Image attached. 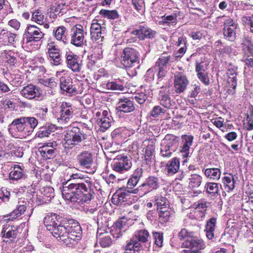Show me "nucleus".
Masks as SVG:
<instances>
[{"label":"nucleus","instance_id":"79ce46f5","mask_svg":"<svg viewBox=\"0 0 253 253\" xmlns=\"http://www.w3.org/2000/svg\"><path fill=\"white\" fill-rule=\"evenodd\" d=\"M207 191L210 194L215 195L218 194L219 192L218 184L214 182H208L205 185Z\"/></svg>","mask_w":253,"mask_h":253},{"label":"nucleus","instance_id":"a211bd4d","mask_svg":"<svg viewBox=\"0 0 253 253\" xmlns=\"http://www.w3.org/2000/svg\"><path fill=\"white\" fill-rule=\"evenodd\" d=\"M117 105L118 111L124 113H130L135 110L133 101L130 98H120Z\"/></svg>","mask_w":253,"mask_h":253},{"label":"nucleus","instance_id":"a19ab883","mask_svg":"<svg viewBox=\"0 0 253 253\" xmlns=\"http://www.w3.org/2000/svg\"><path fill=\"white\" fill-rule=\"evenodd\" d=\"M54 149H47L45 147H40L39 148V152L42 156L44 159H49L55 156Z\"/></svg>","mask_w":253,"mask_h":253},{"label":"nucleus","instance_id":"f704fd0d","mask_svg":"<svg viewBox=\"0 0 253 253\" xmlns=\"http://www.w3.org/2000/svg\"><path fill=\"white\" fill-rule=\"evenodd\" d=\"M101 25L98 23H94L91 24L90 28V36L92 40H98L102 38Z\"/></svg>","mask_w":253,"mask_h":253},{"label":"nucleus","instance_id":"8fccbe9b","mask_svg":"<svg viewBox=\"0 0 253 253\" xmlns=\"http://www.w3.org/2000/svg\"><path fill=\"white\" fill-rule=\"evenodd\" d=\"M174 151L173 149L167 147L164 144H162L161 148V154L164 157L169 158L171 156L172 153Z\"/></svg>","mask_w":253,"mask_h":253},{"label":"nucleus","instance_id":"603ef678","mask_svg":"<svg viewBox=\"0 0 253 253\" xmlns=\"http://www.w3.org/2000/svg\"><path fill=\"white\" fill-rule=\"evenodd\" d=\"M146 26L144 25L139 26L135 30L132 31L131 34L133 35H136L138 36L140 40H141V36H143L145 34V31L146 30Z\"/></svg>","mask_w":253,"mask_h":253},{"label":"nucleus","instance_id":"49530a36","mask_svg":"<svg viewBox=\"0 0 253 253\" xmlns=\"http://www.w3.org/2000/svg\"><path fill=\"white\" fill-rule=\"evenodd\" d=\"M108 89L123 91L124 87L122 84H117L115 82H108L106 84Z\"/></svg>","mask_w":253,"mask_h":253},{"label":"nucleus","instance_id":"4468645a","mask_svg":"<svg viewBox=\"0 0 253 253\" xmlns=\"http://www.w3.org/2000/svg\"><path fill=\"white\" fill-rule=\"evenodd\" d=\"M66 63L68 68L74 72H79L81 69V65L79 63L78 55L69 51L65 54Z\"/></svg>","mask_w":253,"mask_h":253},{"label":"nucleus","instance_id":"72a5a7b5","mask_svg":"<svg viewBox=\"0 0 253 253\" xmlns=\"http://www.w3.org/2000/svg\"><path fill=\"white\" fill-rule=\"evenodd\" d=\"M222 182L224 189L227 192L232 191L235 188V180L232 174H229L225 176L222 179Z\"/></svg>","mask_w":253,"mask_h":253},{"label":"nucleus","instance_id":"ddd939ff","mask_svg":"<svg viewBox=\"0 0 253 253\" xmlns=\"http://www.w3.org/2000/svg\"><path fill=\"white\" fill-rule=\"evenodd\" d=\"M60 117L58 122L67 123L74 115V109L70 103L63 102L60 106Z\"/></svg>","mask_w":253,"mask_h":253},{"label":"nucleus","instance_id":"6e6552de","mask_svg":"<svg viewBox=\"0 0 253 253\" xmlns=\"http://www.w3.org/2000/svg\"><path fill=\"white\" fill-rule=\"evenodd\" d=\"M169 59V56H161L156 62L155 66L147 70V74L150 75L154 72H157L158 78H161L164 77L167 71V66Z\"/></svg>","mask_w":253,"mask_h":253},{"label":"nucleus","instance_id":"0e129e2a","mask_svg":"<svg viewBox=\"0 0 253 253\" xmlns=\"http://www.w3.org/2000/svg\"><path fill=\"white\" fill-rule=\"evenodd\" d=\"M134 8L138 11L142 10L143 7V2L141 0H130Z\"/></svg>","mask_w":253,"mask_h":253},{"label":"nucleus","instance_id":"5701e85b","mask_svg":"<svg viewBox=\"0 0 253 253\" xmlns=\"http://www.w3.org/2000/svg\"><path fill=\"white\" fill-rule=\"evenodd\" d=\"M20 94L24 97L28 99L38 97L40 94L39 88L32 84L24 86L20 91Z\"/></svg>","mask_w":253,"mask_h":253},{"label":"nucleus","instance_id":"774afa93","mask_svg":"<svg viewBox=\"0 0 253 253\" xmlns=\"http://www.w3.org/2000/svg\"><path fill=\"white\" fill-rule=\"evenodd\" d=\"M143 170L141 168L136 169L132 174L131 177L135 178L139 181L140 178L142 176Z\"/></svg>","mask_w":253,"mask_h":253},{"label":"nucleus","instance_id":"b1692460","mask_svg":"<svg viewBox=\"0 0 253 253\" xmlns=\"http://www.w3.org/2000/svg\"><path fill=\"white\" fill-rule=\"evenodd\" d=\"M178 16L177 11H174L170 14H165L160 18V24H166L167 26H175L177 23V17Z\"/></svg>","mask_w":253,"mask_h":253},{"label":"nucleus","instance_id":"69168bd1","mask_svg":"<svg viewBox=\"0 0 253 253\" xmlns=\"http://www.w3.org/2000/svg\"><path fill=\"white\" fill-rule=\"evenodd\" d=\"M145 34L143 36H141V40L144 39L145 38H152L154 37L156 32L155 31H152L151 29L146 27V30L145 31Z\"/></svg>","mask_w":253,"mask_h":253},{"label":"nucleus","instance_id":"e2e57ef3","mask_svg":"<svg viewBox=\"0 0 253 253\" xmlns=\"http://www.w3.org/2000/svg\"><path fill=\"white\" fill-rule=\"evenodd\" d=\"M243 44L245 46L248 52L253 56V44L251 41L248 39H245L243 41Z\"/></svg>","mask_w":253,"mask_h":253},{"label":"nucleus","instance_id":"f3484780","mask_svg":"<svg viewBox=\"0 0 253 253\" xmlns=\"http://www.w3.org/2000/svg\"><path fill=\"white\" fill-rule=\"evenodd\" d=\"M183 248L193 250L195 251L200 252L205 248V244L203 241L196 237H191L188 238L182 244Z\"/></svg>","mask_w":253,"mask_h":253},{"label":"nucleus","instance_id":"338daca9","mask_svg":"<svg viewBox=\"0 0 253 253\" xmlns=\"http://www.w3.org/2000/svg\"><path fill=\"white\" fill-rule=\"evenodd\" d=\"M147 98L146 96L144 93H138L134 96V99L136 102L140 104H143Z\"/></svg>","mask_w":253,"mask_h":253},{"label":"nucleus","instance_id":"c9c22d12","mask_svg":"<svg viewBox=\"0 0 253 253\" xmlns=\"http://www.w3.org/2000/svg\"><path fill=\"white\" fill-rule=\"evenodd\" d=\"M125 222L122 220H118L113 226V229L111 231L112 232V234L114 235V233H113V232H115L117 234L116 237L119 238L120 236L122 235L123 232L125 231Z\"/></svg>","mask_w":253,"mask_h":253},{"label":"nucleus","instance_id":"5fc2aeb1","mask_svg":"<svg viewBox=\"0 0 253 253\" xmlns=\"http://www.w3.org/2000/svg\"><path fill=\"white\" fill-rule=\"evenodd\" d=\"M10 197V193L5 188H2L0 190V199L4 202L9 201Z\"/></svg>","mask_w":253,"mask_h":253},{"label":"nucleus","instance_id":"0eeeda50","mask_svg":"<svg viewBox=\"0 0 253 253\" xmlns=\"http://www.w3.org/2000/svg\"><path fill=\"white\" fill-rule=\"evenodd\" d=\"M149 237V233L147 230L145 229L138 230L135 232L134 237L127 244L126 248L130 250H139L141 247L140 243L147 242Z\"/></svg>","mask_w":253,"mask_h":253},{"label":"nucleus","instance_id":"1a4fd4ad","mask_svg":"<svg viewBox=\"0 0 253 253\" xmlns=\"http://www.w3.org/2000/svg\"><path fill=\"white\" fill-rule=\"evenodd\" d=\"M223 36L228 41H234L236 37L238 24L231 18H226L223 22Z\"/></svg>","mask_w":253,"mask_h":253},{"label":"nucleus","instance_id":"de8ad7c7","mask_svg":"<svg viewBox=\"0 0 253 253\" xmlns=\"http://www.w3.org/2000/svg\"><path fill=\"white\" fill-rule=\"evenodd\" d=\"M4 13H11L12 12L9 3L6 0H0V11Z\"/></svg>","mask_w":253,"mask_h":253},{"label":"nucleus","instance_id":"aec40b11","mask_svg":"<svg viewBox=\"0 0 253 253\" xmlns=\"http://www.w3.org/2000/svg\"><path fill=\"white\" fill-rule=\"evenodd\" d=\"M188 84L189 81L185 75L181 73L174 75V86L177 93L184 92Z\"/></svg>","mask_w":253,"mask_h":253},{"label":"nucleus","instance_id":"bb28decb","mask_svg":"<svg viewBox=\"0 0 253 253\" xmlns=\"http://www.w3.org/2000/svg\"><path fill=\"white\" fill-rule=\"evenodd\" d=\"M216 222L217 218L215 217H212L207 220L205 231L206 233V236L210 240H211L214 238V232Z\"/></svg>","mask_w":253,"mask_h":253},{"label":"nucleus","instance_id":"864d4df0","mask_svg":"<svg viewBox=\"0 0 253 253\" xmlns=\"http://www.w3.org/2000/svg\"><path fill=\"white\" fill-rule=\"evenodd\" d=\"M42 83L45 86L49 87L51 88H54L56 87L57 83L54 78H49L43 80Z\"/></svg>","mask_w":253,"mask_h":253},{"label":"nucleus","instance_id":"2eb2a0df","mask_svg":"<svg viewBox=\"0 0 253 253\" xmlns=\"http://www.w3.org/2000/svg\"><path fill=\"white\" fill-rule=\"evenodd\" d=\"M161 180L159 177L150 176L145 180L144 183L139 187L141 190H143L145 194L153 190L157 189L161 184Z\"/></svg>","mask_w":253,"mask_h":253},{"label":"nucleus","instance_id":"cd10ccee","mask_svg":"<svg viewBox=\"0 0 253 253\" xmlns=\"http://www.w3.org/2000/svg\"><path fill=\"white\" fill-rule=\"evenodd\" d=\"M97 241L99 242L100 245L103 248L110 247L113 243L110 236L102 232L101 230L97 231Z\"/></svg>","mask_w":253,"mask_h":253},{"label":"nucleus","instance_id":"2f4dec72","mask_svg":"<svg viewBox=\"0 0 253 253\" xmlns=\"http://www.w3.org/2000/svg\"><path fill=\"white\" fill-rule=\"evenodd\" d=\"M178 137L172 134H167L163 140V143L175 151L177 146Z\"/></svg>","mask_w":253,"mask_h":253},{"label":"nucleus","instance_id":"a878e982","mask_svg":"<svg viewBox=\"0 0 253 253\" xmlns=\"http://www.w3.org/2000/svg\"><path fill=\"white\" fill-rule=\"evenodd\" d=\"M53 33L57 40L62 42L64 44L69 43V40L67 37V30L64 26L57 27L55 31H53Z\"/></svg>","mask_w":253,"mask_h":253},{"label":"nucleus","instance_id":"ea45409f","mask_svg":"<svg viewBox=\"0 0 253 253\" xmlns=\"http://www.w3.org/2000/svg\"><path fill=\"white\" fill-rule=\"evenodd\" d=\"M202 177L196 174H192L189 178V185L192 188L199 187L202 182Z\"/></svg>","mask_w":253,"mask_h":253},{"label":"nucleus","instance_id":"9d476101","mask_svg":"<svg viewBox=\"0 0 253 253\" xmlns=\"http://www.w3.org/2000/svg\"><path fill=\"white\" fill-rule=\"evenodd\" d=\"M118 162H115L113 165V169L118 172L123 173L130 169L132 166L131 159L126 156H118Z\"/></svg>","mask_w":253,"mask_h":253},{"label":"nucleus","instance_id":"20e7f679","mask_svg":"<svg viewBox=\"0 0 253 253\" xmlns=\"http://www.w3.org/2000/svg\"><path fill=\"white\" fill-rule=\"evenodd\" d=\"M140 54L134 48L127 47L121 53L120 62L126 69H130L139 63Z\"/></svg>","mask_w":253,"mask_h":253},{"label":"nucleus","instance_id":"f257e3e1","mask_svg":"<svg viewBox=\"0 0 253 253\" xmlns=\"http://www.w3.org/2000/svg\"><path fill=\"white\" fill-rule=\"evenodd\" d=\"M61 216L54 213H48L43 222L47 230L55 238L67 244H74L82 238V230L80 224L73 219L61 222Z\"/></svg>","mask_w":253,"mask_h":253},{"label":"nucleus","instance_id":"13d9d810","mask_svg":"<svg viewBox=\"0 0 253 253\" xmlns=\"http://www.w3.org/2000/svg\"><path fill=\"white\" fill-rule=\"evenodd\" d=\"M153 236L155 239V244L159 247H162L163 242V234L160 233L155 232L153 233Z\"/></svg>","mask_w":253,"mask_h":253},{"label":"nucleus","instance_id":"58836bf2","mask_svg":"<svg viewBox=\"0 0 253 253\" xmlns=\"http://www.w3.org/2000/svg\"><path fill=\"white\" fill-rule=\"evenodd\" d=\"M99 14L102 17L110 20H114L119 17L118 12L116 10H109L102 9L99 11Z\"/></svg>","mask_w":253,"mask_h":253},{"label":"nucleus","instance_id":"f03ea898","mask_svg":"<svg viewBox=\"0 0 253 253\" xmlns=\"http://www.w3.org/2000/svg\"><path fill=\"white\" fill-rule=\"evenodd\" d=\"M92 183L90 178L72 173L67 181L63 182L61 189L64 199L71 202L87 203L92 199Z\"/></svg>","mask_w":253,"mask_h":253},{"label":"nucleus","instance_id":"423d86ee","mask_svg":"<svg viewBox=\"0 0 253 253\" xmlns=\"http://www.w3.org/2000/svg\"><path fill=\"white\" fill-rule=\"evenodd\" d=\"M86 32L81 25H76L71 30L69 42L76 47H82L85 42Z\"/></svg>","mask_w":253,"mask_h":253},{"label":"nucleus","instance_id":"a18cd8bd","mask_svg":"<svg viewBox=\"0 0 253 253\" xmlns=\"http://www.w3.org/2000/svg\"><path fill=\"white\" fill-rule=\"evenodd\" d=\"M1 233L3 234V237L15 238L17 235V231L15 227H11L9 229L7 228L6 230H2Z\"/></svg>","mask_w":253,"mask_h":253},{"label":"nucleus","instance_id":"6e6d98bb","mask_svg":"<svg viewBox=\"0 0 253 253\" xmlns=\"http://www.w3.org/2000/svg\"><path fill=\"white\" fill-rule=\"evenodd\" d=\"M192 232L188 231L185 228H182L178 233V237L180 240H182L185 238H191L192 236Z\"/></svg>","mask_w":253,"mask_h":253},{"label":"nucleus","instance_id":"7ed1b4c3","mask_svg":"<svg viewBox=\"0 0 253 253\" xmlns=\"http://www.w3.org/2000/svg\"><path fill=\"white\" fill-rule=\"evenodd\" d=\"M88 129L82 125L69 127L64 137L65 148H72L87 138Z\"/></svg>","mask_w":253,"mask_h":253},{"label":"nucleus","instance_id":"6ab92c4d","mask_svg":"<svg viewBox=\"0 0 253 253\" xmlns=\"http://www.w3.org/2000/svg\"><path fill=\"white\" fill-rule=\"evenodd\" d=\"M181 137L182 142L180 147V153L184 158H187L190 157V149L192 144L193 136L183 135Z\"/></svg>","mask_w":253,"mask_h":253},{"label":"nucleus","instance_id":"4c0bfd02","mask_svg":"<svg viewBox=\"0 0 253 253\" xmlns=\"http://www.w3.org/2000/svg\"><path fill=\"white\" fill-rule=\"evenodd\" d=\"M206 177L213 180H218L221 175V171L218 168L207 169L205 170Z\"/></svg>","mask_w":253,"mask_h":253},{"label":"nucleus","instance_id":"4d7b16f0","mask_svg":"<svg viewBox=\"0 0 253 253\" xmlns=\"http://www.w3.org/2000/svg\"><path fill=\"white\" fill-rule=\"evenodd\" d=\"M26 210V207L25 205H19L17 208L12 212L11 215L16 216V217L21 215Z\"/></svg>","mask_w":253,"mask_h":253},{"label":"nucleus","instance_id":"39448f33","mask_svg":"<svg viewBox=\"0 0 253 253\" xmlns=\"http://www.w3.org/2000/svg\"><path fill=\"white\" fill-rule=\"evenodd\" d=\"M44 34L41 29L33 25L28 26L25 30L23 37V43L28 44L40 41L43 38Z\"/></svg>","mask_w":253,"mask_h":253},{"label":"nucleus","instance_id":"680f3d73","mask_svg":"<svg viewBox=\"0 0 253 253\" xmlns=\"http://www.w3.org/2000/svg\"><path fill=\"white\" fill-rule=\"evenodd\" d=\"M29 121V125L30 126L29 129L31 130V133L34 131L38 124V120L34 117H27Z\"/></svg>","mask_w":253,"mask_h":253},{"label":"nucleus","instance_id":"3c124183","mask_svg":"<svg viewBox=\"0 0 253 253\" xmlns=\"http://www.w3.org/2000/svg\"><path fill=\"white\" fill-rule=\"evenodd\" d=\"M159 219L161 222H166L169 220L170 216V211H159Z\"/></svg>","mask_w":253,"mask_h":253},{"label":"nucleus","instance_id":"412c9836","mask_svg":"<svg viewBox=\"0 0 253 253\" xmlns=\"http://www.w3.org/2000/svg\"><path fill=\"white\" fill-rule=\"evenodd\" d=\"M65 3L63 1L56 0L52 3L49 8L50 17L54 18L61 16L66 12Z\"/></svg>","mask_w":253,"mask_h":253},{"label":"nucleus","instance_id":"37998d69","mask_svg":"<svg viewBox=\"0 0 253 253\" xmlns=\"http://www.w3.org/2000/svg\"><path fill=\"white\" fill-rule=\"evenodd\" d=\"M23 120V117L16 119L14 120L12 122V123L9 125V127L10 128H12V127H14V129H16L18 131L23 133V131L24 130L22 124Z\"/></svg>","mask_w":253,"mask_h":253},{"label":"nucleus","instance_id":"473e14b6","mask_svg":"<svg viewBox=\"0 0 253 253\" xmlns=\"http://www.w3.org/2000/svg\"><path fill=\"white\" fill-rule=\"evenodd\" d=\"M25 175L24 170L19 165H15L9 174V177L10 179L17 180L23 177Z\"/></svg>","mask_w":253,"mask_h":253},{"label":"nucleus","instance_id":"7c9ffc66","mask_svg":"<svg viewBox=\"0 0 253 253\" xmlns=\"http://www.w3.org/2000/svg\"><path fill=\"white\" fill-rule=\"evenodd\" d=\"M57 130V127L55 125L50 124L46 125L44 127H41L39 131L37 132L36 135L39 138H43L48 137L52 133Z\"/></svg>","mask_w":253,"mask_h":253},{"label":"nucleus","instance_id":"dca6fc26","mask_svg":"<svg viewBox=\"0 0 253 253\" xmlns=\"http://www.w3.org/2000/svg\"><path fill=\"white\" fill-rule=\"evenodd\" d=\"M143 145L145 146V148L143 149L144 161L146 162V165H150L155 152V141L151 139L145 140L143 142Z\"/></svg>","mask_w":253,"mask_h":253},{"label":"nucleus","instance_id":"c756f323","mask_svg":"<svg viewBox=\"0 0 253 253\" xmlns=\"http://www.w3.org/2000/svg\"><path fill=\"white\" fill-rule=\"evenodd\" d=\"M179 169V161L176 158H173L169 161L166 167L167 174L169 176H172L176 173Z\"/></svg>","mask_w":253,"mask_h":253},{"label":"nucleus","instance_id":"052dcab7","mask_svg":"<svg viewBox=\"0 0 253 253\" xmlns=\"http://www.w3.org/2000/svg\"><path fill=\"white\" fill-rule=\"evenodd\" d=\"M165 110L160 106H155L151 112V115L153 117H158L161 113H164Z\"/></svg>","mask_w":253,"mask_h":253},{"label":"nucleus","instance_id":"393cba45","mask_svg":"<svg viewBox=\"0 0 253 253\" xmlns=\"http://www.w3.org/2000/svg\"><path fill=\"white\" fill-rule=\"evenodd\" d=\"M159 95L160 104L166 108H170L172 104L168 88H161V90L159 92Z\"/></svg>","mask_w":253,"mask_h":253},{"label":"nucleus","instance_id":"f8f14e48","mask_svg":"<svg viewBox=\"0 0 253 253\" xmlns=\"http://www.w3.org/2000/svg\"><path fill=\"white\" fill-rule=\"evenodd\" d=\"M138 190L135 189L131 191L127 190L126 188L123 187L119 189L112 197V202L114 204H121L126 201L130 197V193H137Z\"/></svg>","mask_w":253,"mask_h":253},{"label":"nucleus","instance_id":"c03bdc74","mask_svg":"<svg viewBox=\"0 0 253 253\" xmlns=\"http://www.w3.org/2000/svg\"><path fill=\"white\" fill-rule=\"evenodd\" d=\"M97 123L103 130H104L111 126V121L109 117H102L97 119Z\"/></svg>","mask_w":253,"mask_h":253},{"label":"nucleus","instance_id":"09e8293b","mask_svg":"<svg viewBox=\"0 0 253 253\" xmlns=\"http://www.w3.org/2000/svg\"><path fill=\"white\" fill-rule=\"evenodd\" d=\"M156 205L157 207V210L159 208L164 206H169V201L168 200L162 196H158L155 198Z\"/></svg>","mask_w":253,"mask_h":253},{"label":"nucleus","instance_id":"4be33fe9","mask_svg":"<svg viewBox=\"0 0 253 253\" xmlns=\"http://www.w3.org/2000/svg\"><path fill=\"white\" fill-rule=\"evenodd\" d=\"M77 161L81 167L89 168L93 164V155L89 151H83L78 155Z\"/></svg>","mask_w":253,"mask_h":253},{"label":"nucleus","instance_id":"c85d7f7f","mask_svg":"<svg viewBox=\"0 0 253 253\" xmlns=\"http://www.w3.org/2000/svg\"><path fill=\"white\" fill-rule=\"evenodd\" d=\"M61 89L69 93H73L76 91L72 85V79L69 77H62L60 79Z\"/></svg>","mask_w":253,"mask_h":253},{"label":"nucleus","instance_id":"9b49d317","mask_svg":"<svg viewBox=\"0 0 253 253\" xmlns=\"http://www.w3.org/2000/svg\"><path fill=\"white\" fill-rule=\"evenodd\" d=\"M47 54L48 55V59L50 63L55 66L61 64V56L60 49L57 46L52 43H48L46 47Z\"/></svg>","mask_w":253,"mask_h":253},{"label":"nucleus","instance_id":"bf43d9fd","mask_svg":"<svg viewBox=\"0 0 253 253\" xmlns=\"http://www.w3.org/2000/svg\"><path fill=\"white\" fill-rule=\"evenodd\" d=\"M197 76L198 79L205 84H209L210 80L207 73L200 72L199 73H197Z\"/></svg>","mask_w":253,"mask_h":253},{"label":"nucleus","instance_id":"e433bc0d","mask_svg":"<svg viewBox=\"0 0 253 253\" xmlns=\"http://www.w3.org/2000/svg\"><path fill=\"white\" fill-rule=\"evenodd\" d=\"M31 20L39 25L44 24L46 21V18L43 13L40 9L35 10L32 12Z\"/></svg>","mask_w":253,"mask_h":253}]
</instances>
